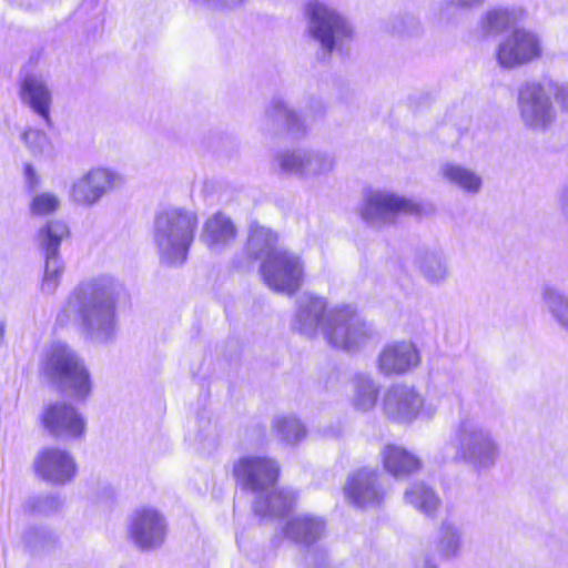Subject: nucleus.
Masks as SVG:
<instances>
[{
	"instance_id": "1",
	"label": "nucleus",
	"mask_w": 568,
	"mask_h": 568,
	"mask_svg": "<svg viewBox=\"0 0 568 568\" xmlns=\"http://www.w3.org/2000/svg\"><path fill=\"white\" fill-rule=\"evenodd\" d=\"M125 296L124 285L111 275L84 278L68 294L57 314V324L75 325L85 338L109 343L115 338L118 306Z\"/></svg>"
},
{
	"instance_id": "2",
	"label": "nucleus",
	"mask_w": 568,
	"mask_h": 568,
	"mask_svg": "<svg viewBox=\"0 0 568 568\" xmlns=\"http://www.w3.org/2000/svg\"><path fill=\"white\" fill-rule=\"evenodd\" d=\"M291 326L306 337H314L321 331L332 347L346 352H356L375 337L373 325L353 306L337 305L328 310L324 297L311 293L297 297Z\"/></svg>"
},
{
	"instance_id": "3",
	"label": "nucleus",
	"mask_w": 568,
	"mask_h": 568,
	"mask_svg": "<svg viewBox=\"0 0 568 568\" xmlns=\"http://www.w3.org/2000/svg\"><path fill=\"white\" fill-rule=\"evenodd\" d=\"M237 483L256 494L254 511L261 518H276L290 511L295 503L292 490L276 489L278 465L267 457L245 456L233 467Z\"/></svg>"
},
{
	"instance_id": "4",
	"label": "nucleus",
	"mask_w": 568,
	"mask_h": 568,
	"mask_svg": "<svg viewBox=\"0 0 568 568\" xmlns=\"http://www.w3.org/2000/svg\"><path fill=\"white\" fill-rule=\"evenodd\" d=\"M199 219L195 212L182 207H169L154 220L153 242L160 261L179 266L187 258L195 239Z\"/></svg>"
},
{
	"instance_id": "5",
	"label": "nucleus",
	"mask_w": 568,
	"mask_h": 568,
	"mask_svg": "<svg viewBox=\"0 0 568 568\" xmlns=\"http://www.w3.org/2000/svg\"><path fill=\"white\" fill-rule=\"evenodd\" d=\"M42 372L78 402H85L92 393L93 383L84 361L67 343L55 342L47 349Z\"/></svg>"
},
{
	"instance_id": "6",
	"label": "nucleus",
	"mask_w": 568,
	"mask_h": 568,
	"mask_svg": "<svg viewBox=\"0 0 568 568\" xmlns=\"http://www.w3.org/2000/svg\"><path fill=\"white\" fill-rule=\"evenodd\" d=\"M452 445L456 457L478 471L493 468L500 458V446L491 430L471 416L460 418Z\"/></svg>"
},
{
	"instance_id": "7",
	"label": "nucleus",
	"mask_w": 568,
	"mask_h": 568,
	"mask_svg": "<svg viewBox=\"0 0 568 568\" xmlns=\"http://www.w3.org/2000/svg\"><path fill=\"white\" fill-rule=\"evenodd\" d=\"M383 413L388 419L400 424L432 419L438 410V402L426 397L418 388L398 383L387 388L382 400Z\"/></svg>"
},
{
	"instance_id": "8",
	"label": "nucleus",
	"mask_w": 568,
	"mask_h": 568,
	"mask_svg": "<svg viewBox=\"0 0 568 568\" xmlns=\"http://www.w3.org/2000/svg\"><path fill=\"white\" fill-rule=\"evenodd\" d=\"M312 39L318 43L324 55L332 53L351 37L347 21L334 9L320 1H310L305 9Z\"/></svg>"
},
{
	"instance_id": "9",
	"label": "nucleus",
	"mask_w": 568,
	"mask_h": 568,
	"mask_svg": "<svg viewBox=\"0 0 568 568\" xmlns=\"http://www.w3.org/2000/svg\"><path fill=\"white\" fill-rule=\"evenodd\" d=\"M69 235V227L61 220H51L37 232V243L44 257V271L40 290L47 295L53 294L60 285L64 271L60 246Z\"/></svg>"
},
{
	"instance_id": "10",
	"label": "nucleus",
	"mask_w": 568,
	"mask_h": 568,
	"mask_svg": "<svg viewBox=\"0 0 568 568\" xmlns=\"http://www.w3.org/2000/svg\"><path fill=\"white\" fill-rule=\"evenodd\" d=\"M261 274L271 290L292 295L304 282V262L300 255L282 248L262 262Z\"/></svg>"
},
{
	"instance_id": "11",
	"label": "nucleus",
	"mask_w": 568,
	"mask_h": 568,
	"mask_svg": "<svg viewBox=\"0 0 568 568\" xmlns=\"http://www.w3.org/2000/svg\"><path fill=\"white\" fill-rule=\"evenodd\" d=\"M542 52L539 34L526 28H515L499 40L495 57L500 68L514 70L540 59Z\"/></svg>"
},
{
	"instance_id": "12",
	"label": "nucleus",
	"mask_w": 568,
	"mask_h": 568,
	"mask_svg": "<svg viewBox=\"0 0 568 568\" xmlns=\"http://www.w3.org/2000/svg\"><path fill=\"white\" fill-rule=\"evenodd\" d=\"M361 217L373 227L392 224L399 214H418L419 205L410 199L383 190L365 194Z\"/></svg>"
},
{
	"instance_id": "13",
	"label": "nucleus",
	"mask_w": 568,
	"mask_h": 568,
	"mask_svg": "<svg viewBox=\"0 0 568 568\" xmlns=\"http://www.w3.org/2000/svg\"><path fill=\"white\" fill-rule=\"evenodd\" d=\"M554 90L551 81L547 83L526 82L518 90V108L524 123L535 130H546L555 119V109L550 101Z\"/></svg>"
},
{
	"instance_id": "14",
	"label": "nucleus",
	"mask_w": 568,
	"mask_h": 568,
	"mask_svg": "<svg viewBox=\"0 0 568 568\" xmlns=\"http://www.w3.org/2000/svg\"><path fill=\"white\" fill-rule=\"evenodd\" d=\"M280 170L303 180L326 176L335 168V158L326 151L295 149L278 152L275 156Z\"/></svg>"
},
{
	"instance_id": "15",
	"label": "nucleus",
	"mask_w": 568,
	"mask_h": 568,
	"mask_svg": "<svg viewBox=\"0 0 568 568\" xmlns=\"http://www.w3.org/2000/svg\"><path fill=\"white\" fill-rule=\"evenodd\" d=\"M122 184L123 179L116 171L94 166L72 182L70 199L79 205L91 207Z\"/></svg>"
},
{
	"instance_id": "16",
	"label": "nucleus",
	"mask_w": 568,
	"mask_h": 568,
	"mask_svg": "<svg viewBox=\"0 0 568 568\" xmlns=\"http://www.w3.org/2000/svg\"><path fill=\"white\" fill-rule=\"evenodd\" d=\"M168 524L163 514L154 507H140L129 517L128 536L140 550H154L165 540Z\"/></svg>"
},
{
	"instance_id": "17",
	"label": "nucleus",
	"mask_w": 568,
	"mask_h": 568,
	"mask_svg": "<svg viewBox=\"0 0 568 568\" xmlns=\"http://www.w3.org/2000/svg\"><path fill=\"white\" fill-rule=\"evenodd\" d=\"M37 475L44 481L62 486L73 480L78 466L74 457L65 449L47 447L34 459Z\"/></svg>"
},
{
	"instance_id": "18",
	"label": "nucleus",
	"mask_w": 568,
	"mask_h": 568,
	"mask_svg": "<svg viewBox=\"0 0 568 568\" xmlns=\"http://www.w3.org/2000/svg\"><path fill=\"white\" fill-rule=\"evenodd\" d=\"M42 422L45 429L59 438L79 439L83 437L87 429V420L82 414L65 402L48 405L43 412Z\"/></svg>"
},
{
	"instance_id": "19",
	"label": "nucleus",
	"mask_w": 568,
	"mask_h": 568,
	"mask_svg": "<svg viewBox=\"0 0 568 568\" xmlns=\"http://www.w3.org/2000/svg\"><path fill=\"white\" fill-rule=\"evenodd\" d=\"M381 479L382 475L377 470L367 467L357 470L345 486L346 497L357 507L379 505L386 496Z\"/></svg>"
},
{
	"instance_id": "20",
	"label": "nucleus",
	"mask_w": 568,
	"mask_h": 568,
	"mask_svg": "<svg viewBox=\"0 0 568 568\" xmlns=\"http://www.w3.org/2000/svg\"><path fill=\"white\" fill-rule=\"evenodd\" d=\"M19 97L21 103L29 108L47 128H52L51 108L52 91L47 81L39 74H27L20 82Z\"/></svg>"
},
{
	"instance_id": "21",
	"label": "nucleus",
	"mask_w": 568,
	"mask_h": 568,
	"mask_svg": "<svg viewBox=\"0 0 568 568\" xmlns=\"http://www.w3.org/2000/svg\"><path fill=\"white\" fill-rule=\"evenodd\" d=\"M420 363V354L414 343L400 341L387 344L377 357L378 372L385 376L403 375Z\"/></svg>"
},
{
	"instance_id": "22",
	"label": "nucleus",
	"mask_w": 568,
	"mask_h": 568,
	"mask_svg": "<svg viewBox=\"0 0 568 568\" xmlns=\"http://www.w3.org/2000/svg\"><path fill=\"white\" fill-rule=\"evenodd\" d=\"M439 175L446 184L467 196H477L484 186L483 176L476 170L457 162L442 163Z\"/></svg>"
},
{
	"instance_id": "23",
	"label": "nucleus",
	"mask_w": 568,
	"mask_h": 568,
	"mask_svg": "<svg viewBox=\"0 0 568 568\" xmlns=\"http://www.w3.org/2000/svg\"><path fill=\"white\" fill-rule=\"evenodd\" d=\"M381 458L385 470L396 479L407 478L419 471L423 467L418 456L394 444L383 447Z\"/></svg>"
},
{
	"instance_id": "24",
	"label": "nucleus",
	"mask_w": 568,
	"mask_h": 568,
	"mask_svg": "<svg viewBox=\"0 0 568 568\" xmlns=\"http://www.w3.org/2000/svg\"><path fill=\"white\" fill-rule=\"evenodd\" d=\"M325 521L308 514L297 515L286 520L282 527L283 535L291 541L308 546L322 538Z\"/></svg>"
},
{
	"instance_id": "25",
	"label": "nucleus",
	"mask_w": 568,
	"mask_h": 568,
	"mask_svg": "<svg viewBox=\"0 0 568 568\" xmlns=\"http://www.w3.org/2000/svg\"><path fill=\"white\" fill-rule=\"evenodd\" d=\"M415 266L424 281L432 286H442L450 277L448 260L440 251L418 252L415 257Z\"/></svg>"
},
{
	"instance_id": "26",
	"label": "nucleus",
	"mask_w": 568,
	"mask_h": 568,
	"mask_svg": "<svg viewBox=\"0 0 568 568\" xmlns=\"http://www.w3.org/2000/svg\"><path fill=\"white\" fill-rule=\"evenodd\" d=\"M236 227L231 219L222 213H216L204 223L201 240L212 251H221L234 241Z\"/></svg>"
},
{
	"instance_id": "27",
	"label": "nucleus",
	"mask_w": 568,
	"mask_h": 568,
	"mask_svg": "<svg viewBox=\"0 0 568 568\" xmlns=\"http://www.w3.org/2000/svg\"><path fill=\"white\" fill-rule=\"evenodd\" d=\"M264 116L268 122L282 120L290 134L294 138H301L306 134L307 125L301 115L288 108L285 101L280 97H273L268 102Z\"/></svg>"
},
{
	"instance_id": "28",
	"label": "nucleus",
	"mask_w": 568,
	"mask_h": 568,
	"mask_svg": "<svg viewBox=\"0 0 568 568\" xmlns=\"http://www.w3.org/2000/svg\"><path fill=\"white\" fill-rule=\"evenodd\" d=\"M518 12L515 8H491L481 14L478 26L484 34L497 36L518 22Z\"/></svg>"
},
{
	"instance_id": "29",
	"label": "nucleus",
	"mask_w": 568,
	"mask_h": 568,
	"mask_svg": "<svg viewBox=\"0 0 568 568\" xmlns=\"http://www.w3.org/2000/svg\"><path fill=\"white\" fill-rule=\"evenodd\" d=\"M404 500L428 517L434 516L440 506V498L436 491L424 483L410 485L404 493Z\"/></svg>"
},
{
	"instance_id": "30",
	"label": "nucleus",
	"mask_w": 568,
	"mask_h": 568,
	"mask_svg": "<svg viewBox=\"0 0 568 568\" xmlns=\"http://www.w3.org/2000/svg\"><path fill=\"white\" fill-rule=\"evenodd\" d=\"M540 296L552 320L568 334V296L550 284L542 285Z\"/></svg>"
},
{
	"instance_id": "31",
	"label": "nucleus",
	"mask_w": 568,
	"mask_h": 568,
	"mask_svg": "<svg viewBox=\"0 0 568 568\" xmlns=\"http://www.w3.org/2000/svg\"><path fill=\"white\" fill-rule=\"evenodd\" d=\"M352 385V404L355 409L361 412L373 409L378 398L379 386L372 376L358 373L353 377Z\"/></svg>"
},
{
	"instance_id": "32",
	"label": "nucleus",
	"mask_w": 568,
	"mask_h": 568,
	"mask_svg": "<svg viewBox=\"0 0 568 568\" xmlns=\"http://www.w3.org/2000/svg\"><path fill=\"white\" fill-rule=\"evenodd\" d=\"M276 243L277 235L270 229L257 224L252 225L246 247L247 254L251 257L263 262L265 258H268L274 251L283 248Z\"/></svg>"
},
{
	"instance_id": "33",
	"label": "nucleus",
	"mask_w": 568,
	"mask_h": 568,
	"mask_svg": "<svg viewBox=\"0 0 568 568\" xmlns=\"http://www.w3.org/2000/svg\"><path fill=\"white\" fill-rule=\"evenodd\" d=\"M272 430L286 445H297L307 434L305 424L295 415H278L272 420Z\"/></svg>"
},
{
	"instance_id": "34",
	"label": "nucleus",
	"mask_w": 568,
	"mask_h": 568,
	"mask_svg": "<svg viewBox=\"0 0 568 568\" xmlns=\"http://www.w3.org/2000/svg\"><path fill=\"white\" fill-rule=\"evenodd\" d=\"M463 545V531L458 524L453 520H444L438 529L436 549L438 554L447 559L456 557Z\"/></svg>"
},
{
	"instance_id": "35",
	"label": "nucleus",
	"mask_w": 568,
	"mask_h": 568,
	"mask_svg": "<svg viewBox=\"0 0 568 568\" xmlns=\"http://www.w3.org/2000/svg\"><path fill=\"white\" fill-rule=\"evenodd\" d=\"M21 140L28 150L36 156L52 159L55 154L50 138L42 130L28 128L21 134Z\"/></svg>"
},
{
	"instance_id": "36",
	"label": "nucleus",
	"mask_w": 568,
	"mask_h": 568,
	"mask_svg": "<svg viewBox=\"0 0 568 568\" xmlns=\"http://www.w3.org/2000/svg\"><path fill=\"white\" fill-rule=\"evenodd\" d=\"M23 547L31 554L49 549L54 542V536L50 529L43 526H30L21 535Z\"/></svg>"
},
{
	"instance_id": "37",
	"label": "nucleus",
	"mask_w": 568,
	"mask_h": 568,
	"mask_svg": "<svg viewBox=\"0 0 568 568\" xmlns=\"http://www.w3.org/2000/svg\"><path fill=\"white\" fill-rule=\"evenodd\" d=\"M63 506V499L58 495H39L30 497L23 506L30 515L49 516L59 511Z\"/></svg>"
},
{
	"instance_id": "38",
	"label": "nucleus",
	"mask_w": 568,
	"mask_h": 568,
	"mask_svg": "<svg viewBox=\"0 0 568 568\" xmlns=\"http://www.w3.org/2000/svg\"><path fill=\"white\" fill-rule=\"evenodd\" d=\"M60 205L61 201L55 194L42 192L32 197L29 211L32 216H45L57 212Z\"/></svg>"
},
{
	"instance_id": "39",
	"label": "nucleus",
	"mask_w": 568,
	"mask_h": 568,
	"mask_svg": "<svg viewBox=\"0 0 568 568\" xmlns=\"http://www.w3.org/2000/svg\"><path fill=\"white\" fill-rule=\"evenodd\" d=\"M488 0H447L443 3V7L439 10V18L442 20H449V10L450 9H460V10H475L483 7Z\"/></svg>"
},
{
	"instance_id": "40",
	"label": "nucleus",
	"mask_w": 568,
	"mask_h": 568,
	"mask_svg": "<svg viewBox=\"0 0 568 568\" xmlns=\"http://www.w3.org/2000/svg\"><path fill=\"white\" fill-rule=\"evenodd\" d=\"M418 21L413 16H404L397 18L392 27V30L394 33H397L399 36L409 34L413 33L418 29Z\"/></svg>"
},
{
	"instance_id": "41",
	"label": "nucleus",
	"mask_w": 568,
	"mask_h": 568,
	"mask_svg": "<svg viewBox=\"0 0 568 568\" xmlns=\"http://www.w3.org/2000/svg\"><path fill=\"white\" fill-rule=\"evenodd\" d=\"M559 106L568 112V82L562 84L554 83L552 93Z\"/></svg>"
},
{
	"instance_id": "42",
	"label": "nucleus",
	"mask_w": 568,
	"mask_h": 568,
	"mask_svg": "<svg viewBox=\"0 0 568 568\" xmlns=\"http://www.w3.org/2000/svg\"><path fill=\"white\" fill-rule=\"evenodd\" d=\"M24 180L30 190H34L39 184V176L31 164L24 165Z\"/></svg>"
},
{
	"instance_id": "43",
	"label": "nucleus",
	"mask_w": 568,
	"mask_h": 568,
	"mask_svg": "<svg viewBox=\"0 0 568 568\" xmlns=\"http://www.w3.org/2000/svg\"><path fill=\"white\" fill-rule=\"evenodd\" d=\"M560 212L568 219V183L561 189L558 195Z\"/></svg>"
},
{
	"instance_id": "44",
	"label": "nucleus",
	"mask_w": 568,
	"mask_h": 568,
	"mask_svg": "<svg viewBox=\"0 0 568 568\" xmlns=\"http://www.w3.org/2000/svg\"><path fill=\"white\" fill-rule=\"evenodd\" d=\"M313 111L314 114L322 115L325 112V106L321 101H315Z\"/></svg>"
},
{
	"instance_id": "45",
	"label": "nucleus",
	"mask_w": 568,
	"mask_h": 568,
	"mask_svg": "<svg viewBox=\"0 0 568 568\" xmlns=\"http://www.w3.org/2000/svg\"><path fill=\"white\" fill-rule=\"evenodd\" d=\"M417 568H437L430 560L425 559Z\"/></svg>"
},
{
	"instance_id": "46",
	"label": "nucleus",
	"mask_w": 568,
	"mask_h": 568,
	"mask_svg": "<svg viewBox=\"0 0 568 568\" xmlns=\"http://www.w3.org/2000/svg\"><path fill=\"white\" fill-rule=\"evenodd\" d=\"M4 323L2 321H0V343L2 342L3 339V335H4Z\"/></svg>"
},
{
	"instance_id": "47",
	"label": "nucleus",
	"mask_w": 568,
	"mask_h": 568,
	"mask_svg": "<svg viewBox=\"0 0 568 568\" xmlns=\"http://www.w3.org/2000/svg\"><path fill=\"white\" fill-rule=\"evenodd\" d=\"M341 434L339 429H333L332 433H326L325 435L326 436H332V437H336Z\"/></svg>"
},
{
	"instance_id": "48",
	"label": "nucleus",
	"mask_w": 568,
	"mask_h": 568,
	"mask_svg": "<svg viewBox=\"0 0 568 568\" xmlns=\"http://www.w3.org/2000/svg\"><path fill=\"white\" fill-rule=\"evenodd\" d=\"M215 445H216V438H215V436H212L209 439V447H215Z\"/></svg>"
}]
</instances>
